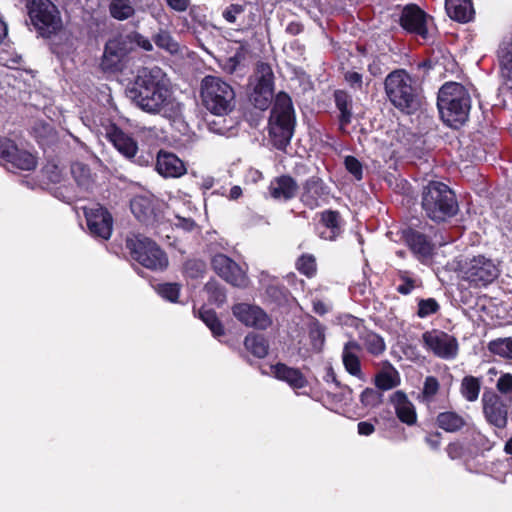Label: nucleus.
I'll list each match as a JSON object with an SVG mask.
<instances>
[{
    "label": "nucleus",
    "mask_w": 512,
    "mask_h": 512,
    "mask_svg": "<svg viewBox=\"0 0 512 512\" xmlns=\"http://www.w3.org/2000/svg\"><path fill=\"white\" fill-rule=\"evenodd\" d=\"M152 40L159 49L165 50L172 55L177 54L180 50L178 42L168 30L159 29V31L152 36Z\"/></svg>",
    "instance_id": "35"
},
{
    "label": "nucleus",
    "mask_w": 512,
    "mask_h": 512,
    "mask_svg": "<svg viewBox=\"0 0 512 512\" xmlns=\"http://www.w3.org/2000/svg\"><path fill=\"white\" fill-rule=\"evenodd\" d=\"M155 169L164 178H179L187 172L184 162L176 154L163 149L157 153Z\"/></svg>",
    "instance_id": "23"
},
{
    "label": "nucleus",
    "mask_w": 512,
    "mask_h": 512,
    "mask_svg": "<svg viewBox=\"0 0 512 512\" xmlns=\"http://www.w3.org/2000/svg\"><path fill=\"white\" fill-rule=\"evenodd\" d=\"M436 425L445 432L455 433L463 429L466 425V420L455 411H445L437 415Z\"/></svg>",
    "instance_id": "30"
},
{
    "label": "nucleus",
    "mask_w": 512,
    "mask_h": 512,
    "mask_svg": "<svg viewBox=\"0 0 512 512\" xmlns=\"http://www.w3.org/2000/svg\"><path fill=\"white\" fill-rule=\"evenodd\" d=\"M358 433L362 436H370L375 431V426L368 421H361L357 425Z\"/></svg>",
    "instance_id": "62"
},
{
    "label": "nucleus",
    "mask_w": 512,
    "mask_h": 512,
    "mask_svg": "<svg viewBox=\"0 0 512 512\" xmlns=\"http://www.w3.org/2000/svg\"><path fill=\"white\" fill-rule=\"evenodd\" d=\"M300 203L309 210L327 205L333 198L331 187L319 175H312L299 185Z\"/></svg>",
    "instance_id": "11"
},
{
    "label": "nucleus",
    "mask_w": 512,
    "mask_h": 512,
    "mask_svg": "<svg viewBox=\"0 0 512 512\" xmlns=\"http://www.w3.org/2000/svg\"><path fill=\"white\" fill-rule=\"evenodd\" d=\"M130 209L138 221L145 225L152 224L156 214L153 202L145 196L138 195L130 201Z\"/></svg>",
    "instance_id": "29"
},
{
    "label": "nucleus",
    "mask_w": 512,
    "mask_h": 512,
    "mask_svg": "<svg viewBox=\"0 0 512 512\" xmlns=\"http://www.w3.org/2000/svg\"><path fill=\"white\" fill-rule=\"evenodd\" d=\"M421 209L436 224L447 222L459 212L455 192L441 181H429L421 191Z\"/></svg>",
    "instance_id": "4"
},
{
    "label": "nucleus",
    "mask_w": 512,
    "mask_h": 512,
    "mask_svg": "<svg viewBox=\"0 0 512 512\" xmlns=\"http://www.w3.org/2000/svg\"><path fill=\"white\" fill-rule=\"evenodd\" d=\"M166 6L173 12L184 13L191 6V0H164Z\"/></svg>",
    "instance_id": "59"
},
{
    "label": "nucleus",
    "mask_w": 512,
    "mask_h": 512,
    "mask_svg": "<svg viewBox=\"0 0 512 512\" xmlns=\"http://www.w3.org/2000/svg\"><path fill=\"white\" fill-rule=\"evenodd\" d=\"M496 387L501 394L509 396L508 399H512V374L505 373L501 375Z\"/></svg>",
    "instance_id": "55"
},
{
    "label": "nucleus",
    "mask_w": 512,
    "mask_h": 512,
    "mask_svg": "<svg viewBox=\"0 0 512 512\" xmlns=\"http://www.w3.org/2000/svg\"><path fill=\"white\" fill-rule=\"evenodd\" d=\"M244 346L247 351L259 359L266 357L269 351V343L261 334L249 333L244 339Z\"/></svg>",
    "instance_id": "32"
},
{
    "label": "nucleus",
    "mask_w": 512,
    "mask_h": 512,
    "mask_svg": "<svg viewBox=\"0 0 512 512\" xmlns=\"http://www.w3.org/2000/svg\"><path fill=\"white\" fill-rule=\"evenodd\" d=\"M233 316L243 325L258 330H266L272 324V319L258 305L236 303L231 308Z\"/></svg>",
    "instance_id": "20"
},
{
    "label": "nucleus",
    "mask_w": 512,
    "mask_h": 512,
    "mask_svg": "<svg viewBox=\"0 0 512 512\" xmlns=\"http://www.w3.org/2000/svg\"><path fill=\"white\" fill-rule=\"evenodd\" d=\"M129 97L143 111L157 114L166 104L169 89L165 81V74L161 68H142L139 70Z\"/></svg>",
    "instance_id": "1"
},
{
    "label": "nucleus",
    "mask_w": 512,
    "mask_h": 512,
    "mask_svg": "<svg viewBox=\"0 0 512 512\" xmlns=\"http://www.w3.org/2000/svg\"><path fill=\"white\" fill-rule=\"evenodd\" d=\"M488 349L494 355L512 359V337L492 340L488 343Z\"/></svg>",
    "instance_id": "40"
},
{
    "label": "nucleus",
    "mask_w": 512,
    "mask_h": 512,
    "mask_svg": "<svg viewBox=\"0 0 512 512\" xmlns=\"http://www.w3.org/2000/svg\"><path fill=\"white\" fill-rule=\"evenodd\" d=\"M207 265L201 259H188L183 264V273L191 279L202 278L206 273Z\"/></svg>",
    "instance_id": "42"
},
{
    "label": "nucleus",
    "mask_w": 512,
    "mask_h": 512,
    "mask_svg": "<svg viewBox=\"0 0 512 512\" xmlns=\"http://www.w3.org/2000/svg\"><path fill=\"white\" fill-rule=\"evenodd\" d=\"M17 144L10 138L0 137V158L7 162L18 151Z\"/></svg>",
    "instance_id": "53"
},
{
    "label": "nucleus",
    "mask_w": 512,
    "mask_h": 512,
    "mask_svg": "<svg viewBox=\"0 0 512 512\" xmlns=\"http://www.w3.org/2000/svg\"><path fill=\"white\" fill-rule=\"evenodd\" d=\"M431 18L417 4L410 3L401 9L398 23L407 34L426 40L429 36L428 20Z\"/></svg>",
    "instance_id": "13"
},
{
    "label": "nucleus",
    "mask_w": 512,
    "mask_h": 512,
    "mask_svg": "<svg viewBox=\"0 0 512 512\" xmlns=\"http://www.w3.org/2000/svg\"><path fill=\"white\" fill-rule=\"evenodd\" d=\"M132 47L123 37L113 38L107 41L104 47L100 66L105 72H119L124 68V62Z\"/></svg>",
    "instance_id": "19"
},
{
    "label": "nucleus",
    "mask_w": 512,
    "mask_h": 512,
    "mask_svg": "<svg viewBox=\"0 0 512 512\" xmlns=\"http://www.w3.org/2000/svg\"><path fill=\"white\" fill-rule=\"evenodd\" d=\"M308 336L312 349L321 352L325 343V326L318 319L313 318L310 322Z\"/></svg>",
    "instance_id": "38"
},
{
    "label": "nucleus",
    "mask_w": 512,
    "mask_h": 512,
    "mask_svg": "<svg viewBox=\"0 0 512 512\" xmlns=\"http://www.w3.org/2000/svg\"><path fill=\"white\" fill-rule=\"evenodd\" d=\"M71 174L78 186L88 188L91 182L90 168L81 162H75L71 165Z\"/></svg>",
    "instance_id": "43"
},
{
    "label": "nucleus",
    "mask_w": 512,
    "mask_h": 512,
    "mask_svg": "<svg viewBox=\"0 0 512 512\" xmlns=\"http://www.w3.org/2000/svg\"><path fill=\"white\" fill-rule=\"evenodd\" d=\"M296 124L292 99L286 92L276 95L268 120V132L273 146L285 151L290 145Z\"/></svg>",
    "instance_id": "5"
},
{
    "label": "nucleus",
    "mask_w": 512,
    "mask_h": 512,
    "mask_svg": "<svg viewBox=\"0 0 512 512\" xmlns=\"http://www.w3.org/2000/svg\"><path fill=\"white\" fill-rule=\"evenodd\" d=\"M314 230L320 239L335 241L344 231V220L338 210L326 209L317 213Z\"/></svg>",
    "instance_id": "21"
},
{
    "label": "nucleus",
    "mask_w": 512,
    "mask_h": 512,
    "mask_svg": "<svg viewBox=\"0 0 512 512\" xmlns=\"http://www.w3.org/2000/svg\"><path fill=\"white\" fill-rule=\"evenodd\" d=\"M247 8V3L244 2L242 4L239 3H231L228 5L222 12V17L231 24L237 22L239 17L244 14Z\"/></svg>",
    "instance_id": "47"
},
{
    "label": "nucleus",
    "mask_w": 512,
    "mask_h": 512,
    "mask_svg": "<svg viewBox=\"0 0 512 512\" xmlns=\"http://www.w3.org/2000/svg\"><path fill=\"white\" fill-rule=\"evenodd\" d=\"M463 279L474 287H485L499 276V269L491 259L482 255L465 261L461 266Z\"/></svg>",
    "instance_id": "12"
},
{
    "label": "nucleus",
    "mask_w": 512,
    "mask_h": 512,
    "mask_svg": "<svg viewBox=\"0 0 512 512\" xmlns=\"http://www.w3.org/2000/svg\"><path fill=\"white\" fill-rule=\"evenodd\" d=\"M295 268L300 274L307 278H313L317 273V262L315 256L310 253H303L297 258Z\"/></svg>",
    "instance_id": "39"
},
{
    "label": "nucleus",
    "mask_w": 512,
    "mask_h": 512,
    "mask_svg": "<svg viewBox=\"0 0 512 512\" xmlns=\"http://www.w3.org/2000/svg\"><path fill=\"white\" fill-rule=\"evenodd\" d=\"M126 248L133 260L150 270H163L168 266L166 253L150 238L134 235L126 239Z\"/></svg>",
    "instance_id": "9"
},
{
    "label": "nucleus",
    "mask_w": 512,
    "mask_h": 512,
    "mask_svg": "<svg viewBox=\"0 0 512 512\" xmlns=\"http://www.w3.org/2000/svg\"><path fill=\"white\" fill-rule=\"evenodd\" d=\"M204 290L208 294L209 300L218 306H221L226 301L225 288L217 281H208L204 286Z\"/></svg>",
    "instance_id": "44"
},
{
    "label": "nucleus",
    "mask_w": 512,
    "mask_h": 512,
    "mask_svg": "<svg viewBox=\"0 0 512 512\" xmlns=\"http://www.w3.org/2000/svg\"><path fill=\"white\" fill-rule=\"evenodd\" d=\"M344 166L355 180L360 181L363 179V165L355 156H346L344 158Z\"/></svg>",
    "instance_id": "50"
},
{
    "label": "nucleus",
    "mask_w": 512,
    "mask_h": 512,
    "mask_svg": "<svg viewBox=\"0 0 512 512\" xmlns=\"http://www.w3.org/2000/svg\"><path fill=\"white\" fill-rule=\"evenodd\" d=\"M108 8L111 17L119 21H124L135 13L130 0H111Z\"/></svg>",
    "instance_id": "36"
},
{
    "label": "nucleus",
    "mask_w": 512,
    "mask_h": 512,
    "mask_svg": "<svg viewBox=\"0 0 512 512\" xmlns=\"http://www.w3.org/2000/svg\"><path fill=\"white\" fill-rule=\"evenodd\" d=\"M272 375L280 381L286 382L292 389L299 390L308 385V380L300 369L290 367L282 362L271 365Z\"/></svg>",
    "instance_id": "26"
},
{
    "label": "nucleus",
    "mask_w": 512,
    "mask_h": 512,
    "mask_svg": "<svg viewBox=\"0 0 512 512\" xmlns=\"http://www.w3.org/2000/svg\"><path fill=\"white\" fill-rule=\"evenodd\" d=\"M257 72L260 76L257 78L250 100L255 108L266 110L274 94V74L271 66L264 62L257 65Z\"/></svg>",
    "instance_id": "14"
},
{
    "label": "nucleus",
    "mask_w": 512,
    "mask_h": 512,
    "mask_svg": "<svg viewBox=\"0 0 512 512\" xmlns=\"http://www.w3.org/2000/svg\"><path fill=\"white\" fill-rule=\"evenodd\" d=\"M440 310V305L434 298L421 299L418 302L417 316L426 318L436 314Z\"/></svg>",
    "instance_id": "48"
},
{
    "label": "nucleus",
    "mask_w": 512,
    "mask_h": 512,
    "mask_svg": "<svg viewBox=\"0 0 512 512\" xmlns=\"http://www.w3.org/2000/svg\"><path fill=\"white\" fill-rule=\"evenodd\" d=\"M483 413L487 422L499 429L507 426L512 399H503L494 392H485L482 397Z\"/></svg>",
    "instance_id": "16"
},
{
    "label": "nucleus",
    "mask_w": 512,
    "mask_h": 512,
    "mask_svg": "<svg viewBox=\"0 0 512 512\" xmlns=\"http://www.w3.org/2000/svg\"><path fill=\"white\" fill-rule=\"evenodd\" d=\"M425 443L434 451H438L441 446L442 435L440 432L428 433L424 438Z\"/></svg>",
    "instance_id": "60"
},
{
    "label": "nucleus",
    "mask_w": 512,
    "mask_h": 512,
    "mask_svg": "<svg viewBox=\"0 0 512 512\" xmlns=\"http://www.w3.org/2000/svg\"><path fill=\"white\" fill-rule=\"evenodd\" d=\"M375 386L383 391L390 390L399 384V380L395 379L392 373L381 371L375 376Z\"/></svg>",
    "instance_id": "49"
},
{
    "label": "nucleus",
    "mask_w": 512,
    "mask_h": 512,
    "mask_svg": "<svg viewBox=\"0 0 512 512\" xmlns=\"http://www.w3.org/2000/svg\"><path fill=\"white\" fill-rule=\"evenodd\" d=\"M445 9L448 16L459 23H468L475 16L472 0H445Z\"/></svg>",
    "instance_id": "28"
},
{
    "label": "nucleus",
    "mask_w": 512,
    "mask_h": 512,
    "mask_svg": "<svg viewBox=\"0 0 512 512\" xmlns=\"http://www.w3.org/2000/svg\"><path fill=\"white\" fill-rule=\"evenodd\" d=\"M440 383L435 376H427L424 380L421 391L422 401L431 403L434 401L436 394L439 392Z\"/></svg>",
    "instance_id": "45"
},
{
    "label": "nucleus",
    "mask_w": 512,
    "mask_h": 512,
    "mask_svg": "<svg viewBox=\"0 0 512 512\" xmlns=\"http://www.w3.org/2000/svg\"><path fill=\"white\" fill-rule=\"evenodd\" d=\"M399 277L403 281V283L397 286V288H396L397 292L402 295L410 294L416 286L415 280L413 278H411L410 276H408L407 271L400 272Z\"/></svg>",
    "instance_id": "56"
},
{
    "label": "nucleus",
    "mask_w": 512,
    "mask_h": 512,
    "mask_svg": "<svg viewBox=\"0 0 512 512\" xmlns=\"http://www.w3.org/2000/svg\"><path fill=\"white\" fill-rule=\"evenodd\" d=\"M199 318L210 329L214 337H221L225 334L224 326L215 310L202 307L199 310Z\"/></svg>",
    "instance_id": "34"
},
{
    "label": "nucleus",
    "mask_w": 512,
    "mask_h": 512,
    "mask_svg": "<svg viewBox=\"0 0 512 512\" xmlns=\"http://www.w3.org/2000/svg\"><path fill=\"white\" fill-rule=\"evenodd\" d=\"M481 385V379L478 377L472 375L463 377L460 385L462 397L469 402L476 401L480 394Z\"/></svg>",
    "instance_id": "33"
},
{
    "label": "nucleus",
    "mask_w": 512,
    "mask_h": 512,
    "mask_svg": "<svg viewBox=\"0 0 512 512\" xmlns=\"http://www.w3.org/2000/svg\"><path fill=\"white\" fill-rule=\"evenodd\" d=\"M123 39L128 41V46L132 47V44H135L147 52L153 50L151 41L137 31L127 34Z\"/></svg>",
    "instance_id": "51"
},
{
    "label": "nucleus",
    "mask_w": 512,
    "mask_h": 512,
    "mask_svg": "<svg viewBox=\"0 0 512 512\" xmlns=\"http://www.w3.org/2000/svg\"><path fill=\"white\" fill-rule=\"evenodd\" d=\"M107 139L125 158L139 166H149L154 156L150 151H139L137 141L117 125L112 124L106 133Z\"/></svg>",
    "instance_id": "10"
},
{
    "label": "nucleus",
    "mask_w": 512,
    "mask_h": 512,
    "mask_svg": "<svg viewBox=\"0 0 512 512\" xmlns=\"http://www.w3.org/2000/svg\"><path fill=\"white\" fill-rule=\"evenodd\" d=\"M472 99L467 88L458 82H445L437 95V107L445 125L459 129L469 119Z\"/></svg>",
    "instance_id": "3"
},
{
    "label": "nucleus",
    "mask_w": 512,
    "mask_h": 512,
    "mask_svg": "<svg viewBox=\"0 0 512 512\" xmlns=\"http://www.w3.org/2000/svg\"><path fill=\"white\" fill-rule=\"evenodd\" d=\"M445 450L451 460L461 459L465 453L464 445L460 441L450 442Z\"/></svg>",
    "instance_id": "57"
},
{
    "label": "nucleus",
    "mask_w": 512,
    "mask_h": 512,
    "mask_svg": "<svg viewBox=\"0 0 512 512\" xmlns=\"http://www.w3.org/2000/svg\"><path fill=\"white\" fill-rule=\"evenodd\" d=\"M359 339L362 341L366 351L373 356H379L386 350L383 337L374 331L365 329L360 333Z\"/></svg>",
    "instance_id": "31"
},
{
    "label": "nucleus",
    "mask_w": 512,
    "mask_h": 512,
    "mask_svg": "<svg viewBox=\"0 0 512 512\" xmlns=\"http://www.w3.org/2000/svg\"><path fill=\"white\" fill-rule=\"evenodd\" d=\"M285 31L292 36H296L304 31V25L298 21H291L286 26Z\"/></svg>",
    "instance_id": "63"
},
{
    "label": "nucleus",
    "mask_w": 512,
    "mask_h": 512,
    "mask_svg": "<svg viewBox=\"0 0 512 512\" xmlns=\"http://www.w3.org/2000/svg\"><path fill=\"white\" fill-rule=\"evenodd\" d=\"M384 91L390 104L398 111L415 114L422 105V88L417 79L403 68H398L384 79Z\"/></svg>",
    "instance_id": "2"
},
{
    "label": "nucleus",
    "mask_w": 512,
    "mask_h": 512,
    "mask_svg": "<svg viewBox=\"0 0 512 512\" xmlns=\"http://www.w3.org/2000/svg\"><path fill=\"white\" fill-rule=\"evenodd\" d=\"M8 163L16 169L32 171L37 166V158L28 151L18 149Z\"/></svg>",
    "instance_id": "37"
},
{
    "label": "nucleus",
    "mask_w": 512,
    "mask_h": 512,
    "mask_svg": "<svg viewBox=\"0 0 512 512\" xmlns=\"http://www.w3.org/2000/svg\"><path fill=\"white\" fill-rule=\"evenodd\" d=\"M266 296L276 304H281L287 300L289 290L282 284L270 283L265 289Z\"/></svg>",
    "instance_id": "46"
},
{
    "label": "nucleus",
    "mask_w": 512,
    "mask_h": 512,
    "mask_svg": "<svg viewBox=\"0 0 512 512\" xmlns=\"http://www.w3.org/2000/svg\"><path fill=\"white\" fill-rule=\"evenodd\" d=\"M177 222H175V227L180 228L186 232H192L196 227L197 223L192 218H184L180 216H176Z\"/></svg>",
    "instance_id": "61"
},
{
    "label": "nucleus",
    "mask_w": 512,
    "mask_h": 512,
    "mask_svg": "<svg viewBox=\"0 0 512 512\" xmlns=\"http://www.w3.org/2000/svg\"><path fill=\"white\" fill-rule=\"evenodd\" d=\"M87 227L93 237L108 240L113 231V217L109 210L96 204L91 208H84Z\"/></svg>",
    "instance_id": "18"
},
{
    "label": "nucleus",
    "mask_w": 512,
    "mask_h": 512,
    "mask_svg": "<svg viewBox=\"0 0 512 512\" xmlns=\"http://www.w3.org/2000/svg\"><path fill=\"white\" fill-rule=\"evenodd\" d=\"M362 351L361 345L357 341H348L345 343L342 351V362L346 371L359 379H363L359 353Z\"/></svg>",
    "instance_id": "27"
},
{
    "label": "nucleus",
    "mask_w": 512,
    "mask_h": 512,
    "mask_svg": "<svg viewBox=\"0 0 512 512\" xmlns=\"http://www.w3.org/2000/svg\"><path fill=\"white\" fill-rule=\"evenodd\" d=\"M155 290L163 299L177 303L180 296L181 284L171 282L159 283L155 287Z\"/></svg>",
    "instance_id": "41"
},
{
    "label": "nucleus",
    "mask_w": 512,
    "mask_h": 512,
    "mask_svg": "<svg viewBox=\"0 0 512 512\" xmlns=\"http://www.w3.org/2000/svg\"><path fill=\"white\" fill-rule=\"evenodd\" d=\"M333 100L338 111V130L342 134H346L348 133L347 127L352 123L354 117L353 98L348 91L336 89L333 92Z\"/></svg>",
    "instance_id": "24"
},
{
    "label": "nucleus",
    "mask_w": 512,
    "mask_h": 512,
    "mask_svg": "<svg viewBox=\"0 0 512 512\" xmlns=\"http://www.w3.org/2000/svg\"><path fill=\"white\" fill-rule=\"evenodd\" d=\"M438 228L425 220L417 219L401 229V239L413 256L421 263L428 264L436 254L435 238Z\"/></svg>",
    "instance_id": "6"
},
{
    "label": "nucleus",
    "mask_w": 512,
    "mask_h": 512,
    "mask_svg": "<svg viewBox=\"0 0 512 512\" xmlns=\"http://www.w3.org/2000/svg\"><path fill=\"white\" fill-rule=\"evenodd\" d=\"M344 81L354 90L363 89V75L354 70H343Z\"/></svg>",
    "instance_id": "54"
},
{
    "label": "nucleus",
    "mask_w": 512,
    "mask_h": 512,
    "mask_svg": "<svg viewBox=\"0 0 512 512\" xmlns=\"http://www.w3.org/2000/svg\"><path fill=\"white\" fill-rule=\"evenodd\" d=\"M214 272L230 285L238 288H246L249 282L248 276L240 265L223 253L215 254L211 259Z\"/></svg>",
    "instance_id": "15"
},
{
    "label": "nucleus",
    "mask_w": 512,
    "mask_h": 512,
    "mask_svg": "<svg viewBox=\"0 0 512 512\" xmlns=\"http://www.w3.org/2000/svg\"><path fill=\"white\" fill-rule=\"evenodd\" d=\"M500 64L505 76L512 81V49L501 55Z\"/></svg>",
    "instance_id": "58"
},
{
    "label": "nucleus",
    "mask_w": 512,
    "mask_h": 512,
    "mask_svg": "<svg viewBox=\"0 0 512 512\" xmlns=\"http://www.w3.org/2000/svg\"><path fill=\"white\" fill-rule=\"evenodd\" d=\"M299 185L294 177L282 174L274 177L268 187V196L277 202H289L298 195Z\"/></svg>",
    "instance_id": "22"
},
{
    "label": "nucleus",
    "mask_w": 512,
    "mask_h": 512,
    "mask_svg": "<svg viewBox=\"0 0 512 512\" xmlns=\"http://www.w3.org/2000/svg\"><path fill=\"white\" fill-rule=\"evenodd\" d=\"M381 397L373 388H365L360 395V402L364 407H376L381 403Z\"/></svg>",
    "instance_id": "52"
},
{
    "label": "nucleus",
    "mask_w": 512,
    "mask_h": 512,
    "mask_svg": "<svg viewBox=\"0 0 512 512\" xmlns=\"http://www.w3.org/2000/svg\"><path fill=\"white\" fill-rule=\"evenodd\" d=\"M200 96L203 106L216 116H226L235 107L233 87L217 76L207 75L202 79Z\"/></svg>",
    "instance_id": "7"
},
{
    "label": "nucleus",
    "mask_w": 512,
    "mask_h": 512,
    "mask_svg": "<svg viewBox=\"0 0 512 512\" xmlns=\"http://www.w3.org/2000/svg\"><path fill=\"white\" fill-rule=\"evenodd\" d=\"M425 347L442 359H454L458 354V341L448 333L433 329L422 335Z\"/></svg>",
    "instance_id": "17"
},
{
    "label": "nucleus",
    "mask_w": 512,
    "mask_h": 512,
    "mask_svg": "<svg viewBox=\"0 0 512 512\" xmlns=\"http://www.w3.org/2000/svg\"><path fill=\"white\" fill-rule=\"evenodd\" d=\"M323 379L326 383H333L336 388L341 387V383L337 379V375L331 366L326 368V373H325Z\"/></svg>",
    "instance_id": "64"
},
{
    "label": "nucleus",
    "mask_w": 512,
    "mask_h": 512,
    "mask_svg": "<svg viewBox=\"0 0 512 512\" xmlns=\"http://www.w3.org/2000/svg\"><path fill=\"white\" fill-rule=\"evenodd\" d=\"M390 402L393 404L396 417L401 423L408 426H413L417 423L415 406L404 391H395L390 396Z\"/></svg>",
    "instance_id": "25"
},
{
    "label": "nucleus",
    "mask_w": 512,
    "mask_h": 512,
    "mask_svg": "<svg viewBox=\"0 0 512 512\" xmlns=\"http://www.w3.org/2000/svg\"><path fill=\"white\" fill-rule=\"evenodd\" d=\"M26 9L38 36L49 39L62 30L61 13L52 0H26Z\"/></svg>",
    "instance_id": "8"
}]
</instances>
